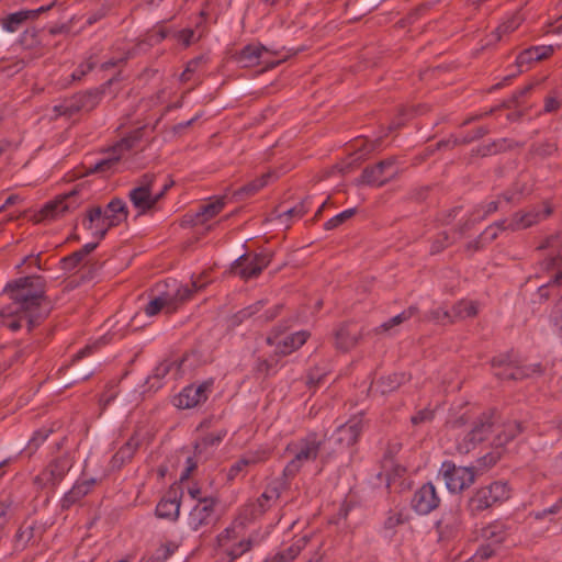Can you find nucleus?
<instances>
[{
  "label": "nucleus",
  "instance_id": "nucleus-18",
  "mask_svg": "<svg viewBox=\"0 0 562 562\" xmlns=\"http://www.w3.org/2000/svg\"><path fill=\"white\" fill-rule=\"evenodd\" d=\"M363 429V419L361 415L352 416L348 422L340 425L335 432L333 438L335 441L345 448L353 446Z\"/></svg>",
  "mask_w": 562,
  "mask_h": 562
},
{
  "label": "nucleus",
  "instance_id": "nucleus-54",
  "mask_svg": "<svg viewBox=\"0 0 562 562\" xmlns=\"http://www.w3.org/2000/svg\"><path fill=\"white\" fill-rule=\"evenodd\" d=\"M402 450V443L397 440L387 442L385 452L383 454V467H392L394 463L395 456Z\"/></svg>",
  "mask_w": 562,
  "mask_h": 562
},
{
  "label": "nucleus",
  "instance_id": "nucleus-36",
  "mask_svg": "<svg viewBox=\"0 0 562 562\" xmlns=\"http://www.w3.org/2000/svg\"><path fill=\"white\" fill-rule=\"evenodd\" d=\"M271 177L270 173H265L259 178H256L248 183L244 184L236 191H234V198L238 201L245 200L249 196L255 195L259 190H261L268 183V179Z\"/></svg>",
  "mask_w": 562,
  "mask_h": 562
},
{
  "label": "nucleus",
  "instance_id": "nucleus-59",
  "mask_svg": "<svg viewBox=\"0 0 562 562\" xmlns=\"http://www.w3.org/2000/svg\"><path fill=\"white\" fill-rule=\"evenodd\" d=\"M50 432L52 430L46 428L36 430L29 440L27 450L31 452L36 450L48 438Z\"/></svg>",
  "mask_w": 562,
  "mask_h": 562
},
{
  "label": "nucleus",
  "instance_id": "nucleus-45",
  "mask_svg": "<svg viewBox=\"0 0 562 562\" xmlns=\"http://www.w3.org/2000/svg\"><path fill=\"white\" fill-rule=\"evenodd\" d=\"M488 133H490L488 127L480 126V127L475 128L473 132L465 134L463 137H453L452 146L470 144L472 142L483 138Z\"/></svg>",
  "mask_w": 562,
  "mask_h": 562
},
{
  "label": "nucleus",
  "instance_id": "nucleus-60",
  "mask_svg": "<svg viewBox=\"0 0 562 562\" xmlns=\"http://www.w3.org/2000/svg\"><path fill=\"white\" fill-rule=\"evenodd\" d=\"M495 375L501 380H522L529 376V372H527L526 367H515L513 362L508 374L495 373Z\"/></svg>",
  "mask_w": 562,
  "mask_h": 562
},
{
  "label": "nucleus",
  "instance_id": "nucleus-43",
  "mask_svg": "<svg viewBox=\"0 0 562 562\" xmlns=\"http://www.w3.org/2000/svg\"><path fill=\"white\" fill-rule=\"evenodd\" d=\"M19 43L25 49H33L41 45L40 31L35 27L26 29L20 36Z\"/></svg>",
  "mask_w": 562,
  "mask_h": 562
},
{
  "label": "nucleus",
  "instance_id": "nucleus-17",
  "mask_svg": "<svg viewBox=\"0 0 562 562\" xmlns=\"http://www.w3.org/2000/svg\"><path fill=\"white\" fill-rule=\"evenodd\" d=\"M462 522L461 509L459 506H454L441 514V517L435 522V528L441 539H449L457 536Z\"/></svg>",
  "mask_w": 562,
  "mask_h": 562
},
{
  "label": "nucleus",
  "instance_id": "nucleus-13",
  "mask_svg": "<svg viewBox=\"0 0 562 562\" xmlns=\"http://www.w3.org/2000/svg\"><path fill=\"white\" fill-rule=\"evenodd\" d=\"M363 336V327L355 321H346L334 330L335 347L347 352L353 349Z\"/></svg>",
  "mask_w": 562,
  "mask_h": 562
},
{
  "label": "nucleus",
  "instance_id": "nucleus-7",
  "mask_svg": "<svg viewBox=\"0 0 562 562\" xmlns=\"http://www.w3.org/2000/svg\"><path fill=\"white\" fill-rule=\"evenodd\" d=\"M272 256L269 251L243 254L232 263L231 272L243 280L257 278L269 266Z\"/></svg>",
  "mask_w": 562,
  "mask_h": 562
},
{
  "label": "nucleus",
  "instance_id": "nucleus-51",
  "mask_svg": "<svg viewBox=\"0 0 562 562\" xmlns=\"http://www.w3.org/2000/svg\"><path fill=\"white\" fill-rule=\"evenodd\" d=\"M382 143V136L375 138L374 140H363L362 145L356 150L355 160L364 159L369 154L376 150Z\"/></svg>",
  "mask_w": 562,
  "mask_h": 562
},
{
  "label": "nucleus",
  "instance_id": "nucleus-31",
  "mask_svg": "<svg viewBox=\"0 0 562 562\" xmlns=\"http://www.w3.org/2000/svg\"><path fill=\"white\" fill-rule=\"evenodd\" d=\"M69 212V205L63 204V199L56 196L54 200L44 204V206L34 215L36 222L52 221Z\"/></svg>",
  "mask_w": 562,
  "mask_h": 562
},
{
  "label": "nucleus",
  "instance_id": "nucleus-47",
  "mask_svg": "<svg viewBox=\"0 0 562 562\" xmlns=\"http://www.w3.org/2000/svg\"><path fill=\"white\" fill-rule=\"evenodd\" d=\"M497 547L483 542L479 546L475 553L465 562H484L496 554Z\"/></svg>",
  "mask_w": 562,
  "mask_h": 562
},
{
  "label": "nucleus",
  "instance_id": "nucleus-50",
  "mask_svg": "<svg viewBox=\"0 0 562 562\" xmlns=\"http://www.w3.org/2000/svg\"><path fill=\"white\" fill-rule=\"evenodd\" d=\"M356 213H357V209L356 207L345 210L341 213H339V214L333 216L331 218H329L324 224V228L326 231L335 229V228L339 227L341 224H344L346 221L351 218Z\"/></svg>",
  "mask_w": 562,
  "mask_h": 562
},
{
  "label": "nucleus",
  "instance_id": "nucleus-58",
  "mask_svg": "<svg viewBox=\"0 0 562 562\" xmlns=\"http://www.w3.org/2000/svg\"><path fill=\"white\" fill-rule=\"evenodd\" d=\"M79 192L80 189L77 186L69 192L58 195L59 199H63V204L69 205V212L76 210L81 204V200L78 199Z\"/></svg>",
  "mask_w": 562,
  "mask_h": 562
},
{
  "label": "nucleus",
  "instance_id": "nucleus-22",
  "mask_svg": "<svg viewBox=\"0 0 562 562\" xmlns=\"http://www.w3.org/2000/svg\"><path fill=\"white\" fill-rule=\"evenodd\" d=\"M509 526L502 520H494L476 530L475 539L499 548L509 535Z\"/></svg>",
  "mask_w": 562,
  "mask_h": 562
},
{
  "label": "nucleus",
  "instance_id": "nucleus-39",
  "mask_svg": "<svg viewBox=\"0 0 562 562\" xmlns=\"http://www.w3.org/2000/svg\"><path fill=\"white\" fill-rule=\"evenodd\" d=\"M226 435H227L226 429H222V430L217 431L216 434H213V432L206 434L205 436H203L200 440H198L195 442V445H194L195 453L200 454L210 447L218 446L223 441V439L226 437Z\"/></svg>",
  "mask_w": 562,
  "mask_h": 562
},
{
  "label": "nucleus",
  "instance_id": "nucleus-57",
  "mask_svg": "<svg viewBox=\"0 0 562 562\" xmlns=\"http://www.w3.org/2000/svg\"><path fill=\"white\" fill-rule=\"evenodd\" d=\"M278 363V360H268L258 358L256 366L254 367V373L258 376L267 378L271 374L272 369Z\"/></svg>",
  "mask_w": 562,
  "mask_h": 562
},
{
  "label": "nucleus",
  "instance_id": "nucleus-5",
  "mask_svg": "<svg viewBox=\"0 0 562 562\" xmlns=\"http://www.w3.org/2000/svg\"><path fill=\"white\" fill-rule=\"evenodd\" d=\"M127 216L128 209L126 203L120 198H113L106 204L105 209L95 205L87 210V221L89 222V228L103 225L109 228H113L119 226L123 221H126Z\"/></svg>",
  "mask_w": 562,
  "mask_h": 562
},
{
  "label": "nucleus",
  "instance_id": "nucleus-9",
  "mask_svg": "<svg viewBox=\"0 0 562 562\" xmlns=\"http://www.w3.org/2000/svg\"><path fill=\"white\" fill-rule=\"evenodd\" d=\"M439 474L451 493H459L474 483L473 468L457 467L452 461L442 462Z\"/></svg>",
  "mask_w": 562,
  "mask_h": 562
},
{
  "label": "nucleus",
  "instance_id": "nucleus-19",
  "mask_svg": "<svg viewBox=\"0 0 562 562\" xmlns=\"http://www.w3.org/2000/svg\"><path fill=\"white\" fill-rule=\"evenodd\" d=\"M553 210L549 204H547L543 210H538L533 207L526 212H516L509 220L510 231L517 232L531 227L532 225L550 216Z\"/></svg>",
  "mask_w": 562,
  "mask_h": 562
},
{
  "label": "nucleus",
  "instance_id": "nucleus-11",
  "mask_svg": "<svg viewBox=\"0 0 562 562\" xmlns=\"http://www.w3.org/2000/svg\"><path fill=\"white\" fill-rule=\"evenodd\" d=\"M213 383V379H209L199 385L190 384L186 386L175 396L173 405L180 409H189L205 403L212 391Z\"/></svg>",
  "mask_w": 562,
  "mask_h": 562
},
{
  "label": "nucleus",
  "instance_id": "nucleus-56",
  "mask_svg": "<svg viewBox=\"0 0 562 562\" xmlns=\"http://www.w3.org/2000/svg\"><path fill=\"white\" fill-rule=\"evenodd\" d=\"M252 548V541L250 539L239 541L235 548L227 551L228 561L234 562L236 559L241 557L244 553L250 551Z\"/></svg>",
  "mask_w": 562,
  "mask_h": 562
},
{
  "label": "nucleus",
  "instance_id": "nucleus-10",
  "mask_svg": "<svg viewBox=\"0 0 562 562\" xmlns=\"http://www.w3.org/2000/svg\"><path fill=\"white\" fill-rule=\"evenodd\" d=\"M142 128L135 130L126 137L122 138L113 148V154L106 158L100 159L94 165H91L87 168V175L93 173H105L113 169V167L119 162L121 158V154L125 150H130L135 147L136 143H138L142 138Z\"/></svg>",
  "mask_w": 562,
  "mask_h": 562
},
{
  "label": "nucleus",
  "instance_id": "nucleus-44",
  "mask_svg": "<svg viewBox=\"0 0 562 562\" xmlns=\"http://www.w3.org/2000/svg\"><path fill=\"white\" fill-rule=\"evenodd\" d=\"M203 285H198L195 281H192L190 284L181 285L178 288L173 295V300L176 303H184L192 299L194 293L201 290Z\"/></svg>",
  "mask_w": 562,
  "mask_h": 562
},
{
  "label": "nucleus",
  "instance_id": "nucleus-26",
  "mask_svg": "<svg viewBox=\"0 0 562 562\" xmlns=\"http://www.w3.org/2000/svg\"><path fill=\"white\" fill-rule=\"evenodd\" d=\"M553 46L541 45V46H531L525 50H522L516 58V66L518 67L517 74L522 72V67L525 65H529L532 61H540L550 57L553 54Z\"/></svg>",
  "mask_w": 562,
  "mask_h": 562
},
{
  "label": "nucleus",
  "instance_id": "nucleus-52",
  "mask_svg": "<svg viewBox=\"0 0 562 562\" xmlns=\"http://www.w3.org/2000/svg\"><path fill=\"white\" fill-rule=\"evenodd\" d=\"M79 250L60 259V269L67 272L75 270L85 259Z\"/></svg>",
  "mask_w": 562,
  "mask_h": 562
},
{
  "label": "nucleus",
  "instance_id": "nucleus-27",
  "mask_svg": "<svg viewBox=\"0 0 562 562\" xmlns=\"http://www.w3.org/2000/svg\"><path fill=\"white\" fill-rule=\"evenodd\" d=\"M97 483L95 479L83 480L77 482L70 491H68L60 501L63 510H68L71 506L85 497Z\"/></svg>",
  "mask_w": 562,
  "mask_h": 562
},
{
  "label": "nucleus",
  "instance_id": "nucleus-32",
  "mask_svg": "<svg viewBox=\"0 0 562 562\" xmlns=\"http://www.w3.org/2000/svg\"><path fill=\"white\" fill-rule=\"evenodd\" d=\"M310 337L306 330H300L286 336L282 341L277 344L276 355L286 356L301 348Z\"/></svg>",
  "mask_w": 562,
  "mask_h": 562
},
{
  "label": "nucleus",
  "instance_id": "nucleus-29",
  "mask_svg": "<svg viewBox=\"0 0 562 562\" xmlns=\"http://www.w3.org/2000/svg\"><path fill=\"white\" fill-rule=\"evenodd\" d=\"M524 430L520 422L508 420L502 424V430H499L493 438L492 446L496 449L504 448L508 442L514 440Z\"/></svg>",
  "mask_w": 562,
  "mask_h": 562
},
{
  "label": "nucleus",
  "instance_id": "nucleus-64",
  "mask_svg": "<svg viewBox=\"0 0 562 562\" xmlns=\"http://www.w3.org/2000/svg\"><path fill=\"white\" fill-rule=\"evenodd\" d=\"M562 268V256L560 254H555L549 256L541 262V269L543 271H552L555 269Z\"/></svg>",
  "mask_w": 562,
  "mask_h": 562
},
{
  "label": "nucleus",
  "instance_id": "nucleus-20",
  "mask_svg": "<svg viewBox=\"0 0 562 562\" xmlns=\"http://www.w3.org/2000/svg\"><path fill=\"white\" fill-rule=\"evenodd\" d=\"M270 50L261 44H248L244 46L239 52H237L234 58L245 68L254 67L262 63H265L268 67H273L280 64L281 60L270 64L269 61L262 59L263 54H268Z\"/></svg>",
  "mask_w": 562,
  "mask_h": 562
},
{
  "label": "nucleus",
  "instance_id": "nucleus-46",
  "mask_svg": "<svg viewBox=\"0 0 562 562\" xmlns=\"http://www.w3.org/2000/svg\"><path fill=\"white\" fill-rule=\"evenodd\" d=\"M97 367L98 366L95 364L94 361H90L75 368L71 371V378L74 379V382L88 380L90 376L94 374Z\"/></svg>",
  "mask_w": 562,
  "mask_h": 562
},
{
  "label": "nucleus",
  "instance_id": "nucleus-3",
  "mask_svg": "<svg viewBox=\"0 0 562 562\" xmlns=\"http://www.w3.org/2000/svg\"><path fill=\"white\" fill-rule=\"evenodd\" d=\"M323 440L318 438L317 432H308L304 438H301L297 443L289 445L288 451L295 448L294 457L288 462L283 470V475L286 479L294 477L302 469L305 462L314 461L317 459Z\"/></svg>",
  "mask_w": 562,
  "mask_h": 562
},
{
  "label": "nucleus",
  "instance_id": "nucleus-12",
  "mask_svg": "<svg viewBox=\"0 0 562 562\" xmlns=\"http://www.w3.org/2000/svg\"><path fill=\"white\" fill-rule=\"evenodd\" d=\"M217 503V498L211 496L199 498L196 505L189 513L188 527L192 531H198L202 527L215 524V506Z\"/></svg>",
  "mask_w": 562,
  "mask_h": 562
},
{
  "label": "nucleus",
  "instance_id": "nucleus-61",
  "mask_svg": "<svg viewBox=\"0 0 562 562\" xmlns=\"http://www.w3.org/2000/svg\"><path fill=\"white\" fill-rule=\"evenodd\" d=\"M406 521H407V519L403 515L402 512L390 510L387 514V517L384 521V528L385 529H394L397 526L405 524Z\"/></svg>",
  "mask_w": 562,
  "mask_h": 562
},
{
  "label": "nucleus",
  "instance_id": "nucleus-34",
  "mask_svg": "<svg viewBox=\"0 0 562 562\" xmlns=\"http://www.w3.org/2000/svg\"><path fill=\"white\" fill-rule=\"evenodd\" d=\"M22 321H26V318L23 313L18 311V307L12 304L0 311V323L12 331H16L22 327Z\"/></svg>",
  "mask_w": 562,
  "mask_h": 562
},
{
  "label": "nucleus",
  "instance_id": "nucleus-63",
  "mask_svg": "<svg viewBox=\"0 0 562 562\" xmlns=\"http://www.w3.org/2000/svg\"><path fill=\"white\" fill-rule=\"evenodd\" d=\"M56 0H54L53 2H50L49 4L47 5H42L37 9H33V10H21L20 13L21 15L23 16V20L24 21H27V20H35L40 16V14L42 13H45L49 10H52L55 5H56Z\"/></svg>",
  "mask_w": 562,
  "mask_h": 562
},
{
  "label": "nucleus",
  "instance_id": "nucleus-24",
  "mask_svg": "<svg viewBox=\"0 0 562 562\" xmlns=\"http://www.w3.org/2000/svg\"><path fill=\"white\" fill-rule=\"evenodd\" d=\"M281 495L279 485L269 484L256 502L248 505L251 517L262 516Z\"/></svg>",
  "mask_w": 562,
  "mask_h": 562
},
{
  "label": "nucleus",
  "instance_id": "nucleus-4",
  "mask_svg": "<svg viewBox=\"0 0 562 562\" xmlns=\"http://www.w3.org/2000/svg\"><path fill=\"white\" fill-rule=\"evenodd\" d=\"M115 77L106 80L100 88L87 90L85 92H78L70 98H66L59 105L55 106V110L60 115L72 116L74 114L85 111L90 112L97 108L100 103L105 89L109 88L114 81Z\"/></svg>",
  "mask_w": 562,
  "mask_h": 562
},
{
  "label": "nucleus",
  "instance_id": "nucleus-48",
  "mask_svg": "<svg viewBox=\"0 0 562 562\" xmlns=\"http://www.w3.org/2000/svg\"><path fill=\"white\" fill-rule=\"evenodd\" d=\"M178 544L173 541H167L162 543L151 557L150 562H165L167 561L178 549Z\"/></svg>",
  "mask_w": 562,
  "mask_h": 562
},
{
  "label": "nucleus",
  "instance_id": "nucleus-6",
  "mask_svg": "<svg viewBox=\"0 0 562 562\" xmlns=\"http://www.w3.org/2000/svg\"><path fill=\"white\" fill-rule=\"evenodd\" d=\"M501 422L499 412L492 407L481 413L473 423L471 430L464 436L459 445V450L469 452L476 445L486 440L493 432L494 427Z\"/></svg>",
  "mask_w": 562,
  "mask_h": 562
},
{
  "label": "nucleus",
  "instance_id": "nucleus-62",
  "mask_svg": "<svg viewBox=\"0 0 562 562\" xmlns=\"http://www.w3.org/2000/svg\"><path fill=\"white\" fill-rule=\"evenodd\" d=\"M167 304V300L161 297V296H157L153 300H150L146 306L144 307V312L147 316H155L157 315L161 310L162 307Z\"/></svg>",
  "mask_w": 562,
  "mask_h": 562
},
{
  "label": "nucleus",
  "instance_id": "nucleus-37",
  "mask_svg": "<svg viewBox=\"0 0 562 562\" xmlns=\"http://www.w3.org/2000/svg\"><path fill=\"white\" fill-rule=\"evenodd\" d=\"M449 312H450V322L452 324L457 321L464 319L467 317H474L477 314V307H476L475 303H473L471 301L461 300V301L457 302L451 307V310H449Z\"/></svg>",
  "mask_w": 562,
  "mask_h": 562
},
{
  "label": "nucleus",
  "instance_id": "nucleus-2",
  "mask_svg": "<svg viewBox=\"0 0 562 562\" xmlns=\"http://www.w3.org/2000/svg\"><path fill=\"white\" fill-rule=\"evenodd\" d=\"M510 497V487L507 482L494 481L488 485L476 488L467 503V510L472 517L482 512L499 505Z\"/></svg>",
  "mask_w": 562,
  "mask_h": 562
},
{
  "label": "nucleus",
  "instance_id": "nucleus-14",
  "mask_svg": "<svg viewBox=\"0 0 562 562\" xmlns=\"http://www.w3.org/2000/svg\"><path fill=\"white\" fill-rule=\"evenodd\" d=\"M440 497L431 482L424 483L417 488L411 499V507L417 515H428L440 505Z\"/></svg>",
  "mask_w": 562,
  "mask_h": 562
},
{
  "label": "nucleus",
  "instance_id": "nucleus-33",
  "mask_svg": "<svg viewBox=\"0 0 562 562\" xmlns=\"http://www.w3.org/2000/svg\"><path fill=\"white\" fill-rule=\"evenodd\" d=\"M37 529V526L34 521L29 522L24 521L21 524V526L18 528L15 535H14V541L13 546L15 550L22 551L29 546L34 544L35 542V531Z\"/></svg>",
  "mask_w": 562,
  "mask_h": 562
},
{
  "label": "nucleus",
  "instance_id": "nucleus-1",
  "mask_svg": "<svg viewBox=\"0 0 562 562\" xmlns=\"http://www.w3.org/2000/svg\"><path fill=\"white\" fill-rule=\"evenodd\" d=\"M3 293L12 301L26 318L27 330L32 331L50 312V301L46 295V280L34 274L8 282Z\"/></svg>",
  "mask_w": 562,
  "mask_h": 562
},
{
  "label": "nucleus",
  "instance_id": "nucleus-25",
  "mask_svg": "<svg viewBox=\"0 0 562 562\" xmlns=\"http://www.w3.org/2000/svg\"><path fill=\"white\" fill-rule=\"evenodd\" d=\"M267 459L268 453L266 451H255L244 454L228 469L226 474L227 481H234L240 473H246V469L248 467H252L258 463L265 462Z\"/></svg>",
  "mask_w": 562,
  "mask_h": 562
},
{
  "label": "nucleus",
  "instance_id": "nucleus-35",
  "mask_svg": "<svg viewBox=\"0 0 562 562\" xmlns=\"http://www.w3.org/2000/svg\"><path fill=\"white\" fill-rule=\"evenodd\" d=\"M224 205V198H218L213 202L200 205L194 215L193 224H203L205 221L213 218L223 210Z\"/></svg>",
  "mask_w": 562,
  "mask_h": 562
},
{
  "label": "nucleus",
  "instance_id": "nucleus-38",
  "mask_svg": "<svg viewBox=\"0 0 562 562\" xmlns=\"http://www.w3.org/2000/svg\"><path fill=\"white\" fill-rule=\"evenodd\" d=\"M312 205V199L310 196H306L303 199L300 203L294 205L293 207H290L281 213L278 214V217L280 220H284V223L286 226H289V221L293 217L301 218L303 217L310 210Z\"/></svg>",
  "mask_w": 562,
  "mask_h": 562
},
{
  "label": "nucleus",
  "instance_id": "nucleus-49",
  "mask_svg": "<svg viewBox=\"0 0 562 562\" xmlns=\"http://www.w3.org/2000/svg\"><path fill=\"white\" fill-rule=\"evenodd\" d=\"M424 321L434 322L436 324L447 325L451 324L450 322V312L449 310H445L442 307H437L424 315Z\"/></svg>",
  "mask_w": 562,
  "mask_h": 562
},
{
  "label": "nucleus",
  "instance_id": "nucleus-55",
  "mask_svg": "<svg viewBox=\"0 0 562 562\" xmlns=\"http://www.w3.org/2000/svg\"><path fill=\"white\" fill-rule=\"evenodd\" d=\"M449 239L450 238L447 232L438 233L431 240L430 254L436 255L446 249L450 244Z\"/></svg>",
  "mask_w": 562,
  "mask_h": 562
},
{
  "label": "nucleus",
  "instance_id": "nucleus-42",
  "mask_svg": "<svg viewBox=\"0 0 562 562\" xmlns=\"http://www.w3.org/2000/svg\"><path fill=\"white\" fill-rule=\"evenodd\" d=\"M558 151V144L550 140L532 144L529 149V154L541 158L552 156Z\"/></svg>",
  "mask_w": 562,
  "mask_h": 562
},
{
  "label": "nucleus",
  "instance_id": "nucleus-40",
  "mask_svg": "<svg viewBox=\"0 0 562 562\" xmlns=\"http://www.w3.org/2000/svg\"><path fill=\"white\" fill-rule=\"evenodd\" d=\"M184 361H186V357H182L181 359L175 360V361H169V360L161 361L154 369V373L150 378H148V381L150 379H157V380L164 379L173 368H176L177 373H180L181 367Z\"/></svg>",
  "mask_w": 562,
  "mask_h": 562
},
{
  "label": "nucleus",
  "instance_id": "nucleus-53",
  "mask_svg": "<svg viewBox=\"0 0 562 562\" xmlns=\"http://www.w3.org/2000/svg\"><path fill=\"white\" fill-rule=\"evenodd\" d=\"M24 22L25 21L23 20V16L21 15L20 11H18L3 18L1 24L5 31L16 32L21 29Z\"/></svg>",
  "mask_w": 562,
  "mask_h": 562
},
{
  "label": "nucleus",
  "instance_id": "nucleus-15",
  "mask_svg": "<svg viewBox=\"0 0 562 562\" xmlns=\"http://www.w3.org/2000/svg\"><path fill=\"white\" fill-rule=\"evenodd\" d=\"M72 467L68 456H60L54 459L34 479V483L41 486L59 484L67 472Z\"/></svg>",
  "mask_w": 562,
  "mask_h": 562
},
{
  "label": "nucleus",
  "instance_id": "nucleus-8",
  "mask_svg": "<svg viewBox=\"0 0 562 562\" xmlns=\"http://www.w3.org/2000/svg\"><path fill=\"white\" fill-rule=\"evenodd\" d=\"M266 304L267 300H259L248 305L247 307L241 308L240 311L236 312L234 315L229 317V325L232 327H237L249 318H254V321L260 325H265L272 322L276 317L279 316L283 308V305L277 304L273 307L268 308L261 313Z\"/></svg>",
  "mask_w": 562,
  "mask_h": 562
},
{
  "label": "nucleus",
  "instance_id": "nucleus-41",
  "mask_svg": "<svg viewBox=\"0 0 562 562\" xmlns=\"http://www.w3.org/2000/svg\"><path fill=\"white\" fill-rule=\"evenodd\" d=\"M407 380L405 373H393L387 376H382L379 380V384L382 389V393L392 392L400 387Z\"/></svg>",
  "mask_w": 562,
  "mask_h": 562
},
{
  "label": "nucleus",
  "instance_id": "nucleus-23",
  "mask_svg": "<svg viewBox=\"0 0 562 562\" xmlns=\"http://www.w3.org/2000/svg\"><path fill=\"white\" fill-rule=\"evenodd\" d=\"M181 499L177 488H169L156 506L155 514L158 518L177 520L180 514Z\"/></svg>",
  "mask_w": 562,
  "mask_h": 562
},
{
  "label": "nucleus",
  "instance_id": "nucleus-16",
  "mask_svg": "<svg viewBox=\"0 0 562 562\" xmlns=\"http://www.w3.org/2000/svg\"><path fill=\"white\" fill-rule=\"evenodd\" d=\"M394 164V158H386L384 160L379 161L375 165L366 167L362 170L361 176L358 179H356V184L370 187L384 186L392 178V176L384 178L385 172L389 168L393 167Z\"/></svg>",
  "mask_w": 562,
  "mask_h": 562
},
{
  "label": "nucleus",
  "instance_id": "nucleus-30",
  "mask_svg": "<svg viewBox=\"0 0 562 562\" xmlns=\"http://www.w3.org/2000/svg\"><path fill=\"white\" fill-rule=\"evenodd\" d=\"M516 146H522V144L508 138H501L472 149V156L487 157L513 149Z\"/></svg>",
  "mask_w": 562,
  "mask_h": 562
},
{
  "label": "nucleus",
  "instance_id": "nucleus-21",
  "mask_svg": "<svg viewBox=\"0 0 562 562\" xmlns=\"http://www.w3.org/2000/svg\"><path fill=\"white\" fill-rule=\"evenodd\" d=\"M143 439L138 430H135L127 441L120 447V449L114 453L110 461V465L112 470H121L125 464L130 463L136 451L142 446Z\"/></svg>",
  "mask_w": 562,
  "mask_h": 562
},
{
  "label": "nucleus",
  "instance_id": "nucleus-28",
  "mask_svg": "<svg viewBox=\"0 0 562 562\" xmlns=\"http://www.w3.org/2000/svg\"><path fill=\"white\" fill-rule=\"evenodd\" d=\"M128 199L138 211V215H143L156 206L154 194L145 188L135 187L130 191Z\"/></svg>",
  "mask_w": 562,
  "mask_h": 562
}]
</instances>
